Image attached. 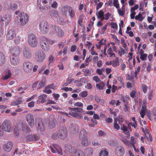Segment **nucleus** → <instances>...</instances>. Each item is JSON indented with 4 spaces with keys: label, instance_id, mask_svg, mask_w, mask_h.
<instances>
[{
    "label": "nucleus",
    "instance_id": "obj_1",
    "mask_svg": "<svg viewBox=\"0 0 156 156\" xmlns=\"http://www.w3.org/2000/svg\"><path fill=\"white\" fill-rule=\"evenodd\" d=\"M29 131L30 129L25 124H18L15 126L14 133L16 136H18L20 133H24V132L27 133Z\"/></svg>",
    "mask_w": 156,
    "mask_h": 156
},
{
    "label": "nucleus",
    "instance_id": "obj_2",
    "mask_svg": "<svg viewBox=\"0 0 156 156\" xmlns=\"http://www.w3.org/2000/svg\"><path fill=\"white\" fill-rule=\"evenodd\" d=\"M71 113H69V115L73 117H77L79 118H83V116L79 114V113L84 114V111L82 108L79 107L70 108Z\"/></svg>",
    "mask_w": 156,
    "mask_h": 156
},
{
    "label": "nucleus",
    "instance_id": "obj_3",
    "mask_svg": "<svg viewBox=\"0 0 156 156\" xmlns=\"http://www.w3.org/2000/svg\"><path fill=\"white\" fill-rule=\"evenodd\" d=\"M20 26L23 27L28 22L29 16L26 12H22L19 15Z\"/></svg>",
    "mask_w": 156,
    "mask_h": 156
},
{
    "label": "nucleus",
    "instance_id": "obj_4",
    "mask_svg": "<svg viewBox=\"0 0 156 156\" xmlns=\"http://www.w3.org/2000/svg\"><path fill=\"white\" fill-rule=\"evenodd\" d=\"M54 41L48 38L45 37L42 38L41 41V44L43 49L47 51L50 48L49 44H53Z\"/></svg>",
    "mask_w": 156,
    "mask_h": 156
},
{
    "label": "nucleus",
    "instance_id": "obj_5",
    "mask_svg": "<svg viewBox=\"0 0 156 156\" xmlns=\"http://www.w3.org/2000/svg\"><path fill=\"white\" fill-rule=\"evenodd\" d=\"M87 133L85 130L81 131L80 135V139L81 141V144L84 146H87L89 144L90 141L86 136Z\"/></svg>",
    "mask_w": 156,
    "mask_h": 156
},
{
    "label": "nucleus",
    "instance_id": "obj_6",
    "mask_svg": "<svg viewBox=\"0 0 156 156\" xmlns=\"http://www.w3.org/2000/svg\"><path fill=\"white\" fill-rule=\"evenodd\" d=\"M46 57L45 53L41 50H39L35 53V58L36 61L39 62H43L45 59Z\"/></svg>",
    "mask_w": 156,
    "mask_h": 156
},
{
    "label": "nucleus",
    "instance_id": "obj_7",
    "mask_svg": "<svg viewBox=\"0 0 156 156\" xmlns=\"http://www.w3.org/2000/svg\"><path fill=\"white\" fill-rule=\"evenodd\" d=\"M48 23L46 21L44 20L41 22L39 24V29L40 32L43 34H46L48 31Z\"/></svg>",
    "mask_w": 156,
    "mask_h": 156
},
{
    "label": "nucleus",
    "instance_id": "obj_8",
    "mask_svg": "<svg viewBox=\"0 0 156 156\" xmlns=\"http://www.w3.org/2000/svg\"><path fill=\"white\" fill-rule=\"evenodd\" d=\"M29 44L32 47H35L37 45L38 41L35 36L32 34L29 35L28 38Z\"/></svg>",
    "mask_w": 156,
    "mask_h": 156
},
{
    "label": "nucleus",
    "instance_id": "obj_9",
    "mask_svg": "<svg viewBox=\"0 0 156 156\" xmlns=\"http://www.w3.org/2000/svg\"><path fill=\"white\" fill-rule=\"evenodd\" d=\"M50 30L52 32V33H57L60 37H62L63 36V32L56 25H52L50 26Z\"/></svg>",
    "mask_w": 156,
    "mask_h": 156
},
{
    "label": "nucleus",
    "instance_id": "obj_10",
    "mask_svg": "<svg viewBox=\"0 0 156 156\" xmlns=\"http://www.w3.org/2000/svg\"><path fill=\"white\" fill-rule=\"evenodd\" d=\"M3 127L4 130L5 131L10 133L12 131V126L11 123L7 120H5L2 123Z\"/></svg>",
    "mask_w": 156,
    "mask_h": 156
},
{
    "label": "nucleus",
    "instance_id": "obj_11",
    "mask_svg": "<svg viewBox=\"0 0 156 156\" xmlns=\"http://www.w3.org/2000/svg\"><path fill=\"white\" fill-rule=\"evenodd\" d=\"M11 19V16L8 14L5 13L3 17L1 16V23L3 22L5 25H7L10 22Z\"/></svg>",
    "mask_w": 156,
    "mask_h": 156
},
{
    "label": "nucleus",
    "instance_id": "obj_12",
    "mask_svg": "<svg viewBox=\"0 0 156 156\" xmlns=\"http://www.w3.org/2000/svg\"><path fill=\"white\" fill-rule=\"evenodd\" d=\"M10 61L12 65L16 66L19 62V58L17 55H11L10 58Z\"/></svg>",
    "mask_w": 156,
    "mask_h": 156
},
{
    "label": "nucleus",
    "instance_id": "obj_13",
    "mask_svg": "<svg viewBox=\"0 0 156 156\" xmlns=\"http://www.w3.org/2000/svg\"><path fill=\"white\" fill-rule=\"evenodd\" d=\"M24 69L25 72L29 73L31 71L33 68V65L29 62H25L23 63Z\"/></svg>",
    "mask_w": 156,
    "mask_h": 156
},
{
    "label": "nucleus",
    "instance_id": "obj_14",
    "mask_svg": "<svg viewBox=\"0 0 156 156\" xmlns=\"http://www.w3.org/2000/svg\"><path fill=\"white\" fill-rule=\"evenodd\" d=\"M115 153L119 156H122L125 153L124 147L122 146L117 147L115 148Z\"/></svg>",
    "mask_w": 156,
    "mask_h": 156
},
{
    "label": "nucleus",
    "instance_id": "obj_15",
    "mask_svg": "<svg viewBox=\"0 0 156 156\" xmlns=\"http://www.w3.org/2000/svg\"><path fill=\"white\" fill-rule=\"evenodd\" d=\"M26 120L29 125L31 127L34 125V119L33 115L31 114H28L27 115Z\"/></svg>",
    "mask_w": 156,
    "mask_h": 156
},
{
    "label": "nucleus",
    "instance_id": "obj_16",
    "mask_svg": "<svg viewBox=\"0 0 156 156\" xmlns=\"http://www.w3.org/2000/svg\"><path fill=\"white\" fill-rule=\"evenodd\" d=\"M31 56L30 49L27 48H25L23 51V58L28 59L31 57Z\"/></svg>",
    "mask_w": 156,
    "mask_h": 156
},
{
    "label": "nucleus",
    "instance_id": "obj_17",
    "mask_svg": "<svg viewBox=\"0 0 156 156\" xmlns=\"http://www.w3.org/2000/svg\"><path fill=\"white\" fill-rule=\"evenodd\" d=\"M10 51L12 54V55H17L20 52L19 48L18 46L12 47L10 49Z\"/></svg>",
    "mask_w": 156,
    "mask_h": 156
},
{
    "label": "nucleus",
    "instance_id": "obj_18",
    "mask_svg": "<svg viewBox=\"0 0 156 156\" xmlns=\"http://www.w3.org/2000/svg\"><path fill=\"white\" fill-rule=\"evenodd\" d=\"M12 147V142H6L3 146L4 150L7 152H9Z\"/></svg>",
    "mask_w": 156,
    "mask_h": 156
},
{
    "label": "nucleus",
    "instance_id": "obj_19",
    "mask_svg": "<svg viewBox=\"0 0 156 156\" xmlns=\"http://www.w3.org/2000/svg\"><path fill=\"white\" fill-rule=\"evenodd\" d=\"M16 33L13 30H10L8 32L6 37L8 40H11L13 39L16 36Z\"/></svg>",
    "mask_w": 156,
    "mask_h": 156
},
{
    "label": "nucleus",
    "instance_id": "obj_20",
    "mask_svg": "<svg viewBox=\"0 0 156 156\" xmlns=\"http://www.w3.org/2000/svg\"><path fill=\"white\" fill-rule=\"evenodd\" d=\"M47 97V95L45 94H42L38 97V100H38L37 102L38 104H39L41 103H43L46 101V98Z\"/></svg>",
    "mask_w": 156,
    "mask_h": 156
},
{
    "label": "nucleus",
    "instance_id": "obj_21",
    "mask_svg": "<svg viewBox=\"0 0 156 156\" xmlns=\"http://www.w3.org/2000/svg\"><path fill=\"white\" fill-rule=\"evenodd\" d=\"M105 85V84L101 81L98 83H97L96 84L97 89L99 90H103L104 89Z\"/></svg>",
    "mask_w": 156,
    "mask_h": 156
},
{
    "label": "nucleus",
    "instance_id": "obj_22",
    "mask_svg": "<svg viewBox=\"0 0 156 156\" xmlns=\"http://www.w3.org/2000/svg\"><path fill=\"white\" fill-rule=\"evenodd\" d=\"M121 130H122L125 134L126 136L128 138L130 136V133L128 130V128L125 125H123L122 127L121 128Z\"/></svg>",
    "mask_w": 156,
    "mask_h": 156
},
{
    "label": "nucleus",
    "instance_id": "obj_23",
    "mask_svg": "<svg viewBox=\"0 0 156 156\" xmlns=\"http://www.w3.org/2000/svg\"><path fill=\"white\" fill-rule=\"evenodd\" d=\"M59 136L61 138L63 139L67 136L66 130L65 128H63L62 129Z\"/></svg>",
    "mask_w": 156,
    "mask_h": 156
},
{
    "label": "nucleus",
    "instance_id": "obj_24",
    "mask_svg": "<svg viewBox=\"0 0 156 156\" xmlns=\"http://www.w3.org/2000/svg\"><path fill=\"white\" fill-rule=\"evenodd\" d=\"M42 2L44 5L47 4L48 3V0H38V2L39 4V3L40 5H38L39 8L41 9H45V6H42L41 5V2Z\"/></svg>",
    "mask_w": 156,
    "mask_h": 156
},
{
    "label": "nucleus",
    "instance_id": "obj_25",
    "mask_svg": "<svg viewBox=\"0 0 156 156\" xmlns=\"http://www.w3.org/2000/svg\"><path fill=\"white\" fill-rule=\"evenodd\" d=\"M119 65V59L118 57H116L114 60L112 62V66L116 67Z\"/></svg>",
    "mask_w": 156,
    "mask_h": 156
},
{
    "label": "nucleus",
    "instance_id": "obj_26",
    "mask_svg": "<svg viewBox=\"0 0 156 156\" xmlns=\"http://www.w3.org/2000/svg\"><path fill=\"white\" fill-rule=\"evenodd\" d=\"M71 8H70L68 6H64L62 9V12L65 15H66L69 11Z\"/></svg>",
    "mask_w": 156,
    "mask_h": 156
},
{
    "label": "nucleus",
    "instance_id": "obj_27",
    "mask_svg": "<svg viewBox=\"0 0 156 156\" xmlns=\"http://www.w3.org/2000/svg\"><path fill=\"white\" fill-rule=\"evenodd\" d=\"M4 7L7 9H10L12 6V3L10 0H5L4 2Z\"/></svg>",
    "mask_w": 156,
    "mask_h": 156
},
{
    "label": "nucleus",
    "instance_id": "obj_28",
    "mask_svg": "<svg viewBox=\"0 0 156 156\" xmlns=\"http://www.w3.org/2000/svg\"><path fill=\"white\" fill-rule=\"evenodd\" d=\"M96 15L98 18L100 19L101 20H103V19L102 18H103L104 16V13L102 10H100L98 12H97Z\"/></svg>",
    "mask_w": 156,
    "mask_h": 156
},
{
    "label": "nucleus",
    "instance_id": "obj_29",
    "mask_svg": "<svg viewBox=\"0 0 156 156\" xmlns=\"http://www.w3.org/2000/svg\"><path fill=\"white\" fill-rule=\"evenodd\" d=\"M127 49H123L121 47L120 50L118 51V54L120 57H121L123 55H124L127 52Z\"/></svg>",
    "mask_w": 156,
    "mask_h": 156
},
{
    "label": "nucleus",
    "instance_id": "obj_30",
    "mask_svg": "<svg viewBox=\"0 0 156 156\" xmlns=\"http://www.w3.org/2000/svg\"><path fill=\"white\" fill-rule=\"evenodd\" d=\"M107 52L111 57H115V55L113 53V51L111 47H109L107 50Z\"/></svg>",
    "mask_w": 156,
    "mask_h": 156
},
{
    "label": "nucleus",
    "instance_id": "obj_31",
    "mask_svg": "<svg viewBox=\"0 0 156 156\" xmlns=\"http://www.w3.org/2000/svg\"><path fill=\"white\" fill-rule=\"evenodd\" d=\"M11 75L12 73L9 70H7L6 71L5 75L3 76V79L4 80H6L10 78Z\"/></svg>",
    "mask_w": 156,
    "mask_h": 156
},
{
    "label": "nucleus",
    "instance_id": "obj_32",
    "mask_svg": "<svg viewBox=\"0 0 156 156\" xmlns=\"http://www.w3.org/2000/svg\"><path fill=\"white\" fill-rule=\"evenodd\" d=\"M49 15L53 18L56 17L58 16V12L55 10L51 11L49 13Z\"/></svg>",
    "mask_w": 156,
    "mask_h": 156
},
{
    "label": "nucleus",
    "instance_id": "obj_33",
    "mask_svg": "<svg viewBox=\"0 0 156 156\" xmlns=\"http://www.w3.org/2000/svg\"><path fill=\"white\" fill-rule=\"evenodd\" d=\"M5 56L2 53L0 52V66L2 65L5 62Z\"/></svg>",
    "mask_w": 156,
    "mask_h": 156
},
{
    "label": "nucleus",
    "instance_id": "obj_34",
    "mask_svg": "<svg viewBox=\"0 0 156 156\" xmlns=\"http://www.w3.org/2000/svg\"><path fill=\"white\" fill-rule=\"evenodd\" d=\"M146 112V107L142 106L140 112L141 116L142 118H144Z\"/></svg>",
    "mask_w": 156,
    "mask_h": 156
},
{
    "label": "nucleus",
    "instance_id": "obj_35",
    "mask_svg": "<svg viewBox=\"0 0 156 156\" xmlns=\"http://www.w3.org/2000/svg\"><path fill=\"white\" fill-rule=\"evenodd\" d=\"M108 153L106 149L101 150L99 153V156H108Z\"/></svg>",
    "mask_w": 156,
    "mask_h": 156
},
{
    "label": "nucleus",
    "instance_id": "obj_36",
    "mask_svg": "<svg viewBox=\"0 0 156 156\" xmlns=\"http://www.w3.org/2000/svg\"><path fill=\"white\" fill-rule=\"evenodd\" d=\"M53 146L54 148L56 151H57L58 154H60L61 155L63 154L62 149L59 146L57 145H55Z\"/></svg>",
    "mask_w": 156,
    "mask_h": 156
},
{
    "label": "nucleus",
    "instance_id": "obj_37",
    "mask_svg": "<svg viewBox=\"0 0 156 156\" xmlns=\"http://www.w3.org/2000/svg\"><path fill=\"white\" fill-rule=\"evenodd\" d=\"M121 102L119 100H114L111 101L110 102V104L112 105H116V106H119L121 104Z\"/></svg>",
    "mask_w": 156,
    "mask_h": 156
},
{
    "label": "nucleus",
    "instance_id": "obj_38",
    "mask_svg": "<svg viewBox=\"0 0 156 156\" xmlns=\"http://www.w3.org/2000/svg\"><path fill=\"white\" fill-rule=\"evenodd\" d=\"M130 138L131 141L130 142V143L131 144V147H134V144L136 143V140L135 139L133 136H131Z\"/></svg>",
    "mask_w": 156,
    "mask_h": 156
},
{
    "label": "nucleus",
    "instance_id": "obj_39",
    "mask_svg": "<svg viewBox=\"0 0 156 156\" xmlns=\"http://www.w3.org/2000/svg\"><path fill=\"white\" fill-rule=\"evenodd\" d=\"M94 45H92L90 50V54L93 55H98V54L96 52V51L94 49Z\"/></svg>",
    "mask_w": 156,
    "mask_h": 156
},
{
    "label": "nucleus",
    "instance_id": "obj_40",
    "mask_svg": "<svg viewBox=\"0 0 156 156\" xmlns=\"http://www.w3.org/2000/svg\"><path fill=\"white\" fill-rule=\"evenodd\" d=\"M144 18L143 17L142 15L140 13L135 16V19L138 20L139 21H142Z\"/></svg>",
    "mask_w": 156,
    "mask_h": 156
},
{
    "label": "nucleus",
    "instance_id": "obj_41",
    "mask_svg": "<svg viewBox=\"0 0 156 156\" xmlns=\"http://www.w3.org/2000/svg\"><path fill=\"white\" fill-rule=\"evenodd\" d=\"M122 141L124 144L127 146L129 147H131V144H130V141L127 140L126 137Z\"/></svg>",
    "mask_w": 156,
    "mask_h": 156
},
{
    "label": "nucleus",
    "instance_id": "obj_42",
    "mask_svg": "<svg viewBox=\"0 0 156 156\" xmlns=\"http://www.w3.org/2000/svg\"><path fill=\"white\" fill-rule=\"evenodd\" d=\"M112 16V14L109 12H108L106 13L104 15V16L103 17V20H108L110 17H111Z\"/></svg>",
    "mask_w": 156,
    "mask_h": 156
},
{
    "label": "nucleus",
    "instance_id": "obj_43",
    "mask_svg": "<svg viewBox=\"0 0 156 156\" xmlns=\"http://www.w3.org/2000/svg\"><path fill=\"white\" fill-rule=\"evenodd\" d=\"M82 71L83 72L86 76H89L91 75V72L88 69H82Z\"/></svg>",
    "mask_w": 156,
    "mask_h": 156
},
{
    "label": "nucleus",
    "instance_id": "obj_44",
    "mask_svg": "<svg viewBox=\"0 0 156 156\" xmlns=\"http://www.w3.org/2000/svg\"><path fill=\"white\" fill-rule=\"evenodd\" d=\"M119 15L122 16H123L125 13V10H123L121 9H119L117 10Z\"/></svg>",
    "mask_w": 156,
    "mask_h": 156
},
{
    "label": "nucleus",
    "instance_id": "obj_45",
    "mask_svg": "<svg viewBox=\"0 0 156 156\" xmlns=\"http://www.w3.org/2000/svg\"><path fill=\"white\" fill-rule=\"evenodd\" d=\"M128 126L129 128L131 127V126L135 129H136L137 127L136 122H135L133 123V124H132L131 122H128Z\"/></svg>",
    "mask_w": 156,
    "mask_h": 156
},
{
    "label": "nucleus",
    "instance_id": "obj_46",
    "mask_svg": "<svg viewBox=\"0 0 156 156\" xmlns=\"http://www.w3.org/2000/svg\"><path fill=\"white\" fill-rule=\"evenodd\" d=\"M70 17L71 18H74L75 16V13L74 11L72 9H70L69 11L68 12Z\"/></svg>",
    "mask_w": 156,
    "mask_h": 156
},
{
    "label": "nucleus",
    "instance_id": "obj_47",
    "mask_svg": "<svg viewBox=\"0 0 156 156\" xmlns=\"http://www.w3.org/2000/svg\"><path fill=\"white\" fill-rule=\"evenodd\" d=\"M120 67L121 70L124 71L126 70L127 67L126 65L124 63H122L120 66Z\"/></svg>",
    "mask_w": 156,
    "mask_h": 156
},
{
    "label": "nucleus",
    "instance_id": "obj_48",
    "mask_svg": "<svg viewBox=\"0 0 156 156\" xmlns=\"http://www.w3.org/2000/svg\"><path fill=\"white\" fill-rule=\"evenodd\" d=\"M123 121V120L121 116H119L116 119H115V122H118L119 124L122 123Z\"/></svg>",
    "mask_w": 156,
    "mask_h": 156
},
{
    "label": "nucleus",
    "instance_id": "obj_49",
    "mask_svg": "<svg viewBox=\"0 0 156 156\" xmlns=\"http://www.w3.org/2000/svg\"><path fill=\"white\" fill-rule=\"evenodd\" d=\"M147 56L146 54L142 53L140 55V58L142 61H144L146 59Z\"/></svg>",
    "mask_w": 156,
    "mask_h": 156
},
{
    "label": "nucleus",
    "instance_id": "obj_50",
    "mask_svg": "<svg viewBox=\"0 0 156 156\" xmlns=\"http://www.w3.org/2000/svg\"><path fill=\"white\" fill-rule=\"evenodd\" d=\"M45 80H42L39 84L38 87V89H40L43 87L45 85Z\"/></svg>",
    "mask_w": 156,
    "mask_h": 156
},
{
    "label": "nucleus",
    "instance_id": "obj_51",
    "mask_svg": "<svg viewBox=\"0 0 156 156\" xmlns=\"http://www.w3.org/2000/svg\"><path fill=\"white\" fill-rule=\"evenodd\" d=\"M63 19L61 17H58L57 19V21L58 23L60 24H62L64 22Z\"/></svg>",
    "mask_w": 156,
    "mask_h": 156
},
{
    "label": "nucleus",
    "instance_id": "obj_52",
    "mask_svg": "<svg viewBox=\"0 0 156 156\" xmlns=\"http://www.w3.org/2000/svg\"><path fill=\"white\" fill-rule=\"evenodd\" d=\"M87 92L86 91L82 92L79 94L80 96L82 98H84L87 97Z\"/></svg>",
    "mask_w": 156,
    "mask_h": 156
},
{
    "label": "nucleus",
    "instance_id": "obj_53",
    "mask_svg": "<svg viewBox=\"0 0 156 156\" xmlns=\"http://www.w3.org/2000/svg\"><path fill=\"white\" fill-rule=\"evenodd\" d=\"M113 5L116 8H118L119 7V5L118 2V0H113Z\"/></svg>",
    "mask_w": 156,
    "mask_h": 156
},
{
    "label": "nucleus",
    "instance_id": "obj_54",
    "mask_svg": "<svg viewBox=\"0 0 156 156\" xmlns=\"http://www.w3.org/2000/svg\"><path fill=\"white\" fill-rule=\"evenodd\" d=\"M130 17L131 19H134L135 17V15L136 14V13L135 11H134V10H131L130 9Z\"/></svg>",
    "mask_w": 156,
    "mask_h": 156
},
{
    "label": "nucleus",
    "instance_id": "obj_55",
    "mask_svg": "<svg viewBox=\"0 0 156 156\" xmlns=\"http://www.w3.org/2000/svg\"><path fill=\"white\" fill-rule=\"evenodd\" d=\"M4 129L3 127L2 124L0 123V136H2L3 134Z\"/></svg>",
    "mask_w": 156,
    "mask_h": 156
},
{
    "label": "nucleus",
    "instance_id": "obj_56",
    "mask_svg": "<svg viewBox=\"0 0 156 156\" xmlns=\"http://www.w3.org/2000/svg\"><path fill=\"white\" fill-rule=\"evenodd\" d=\"M75 156H85L84 153L81 151H79L76 154Z\"/></svg>",
    "mask_w": 156,
    "mask_h": 156
},
{
    "label": "nucleus",
    "instance_id": "obj_57",
    "mask_svg": "<svg viewBox=\"0 0 156 156\" xmlns=\"http://www.w3.org/2000/svg\"><path fill=\"white\" fill-rule=\"evenodd\" d=\"M93 79L94 81H95L96 83L99 82L101 81L100 79L97 76H93Z\"/></svg>",
    "mask_w": 156,
    "mask_h": 156
},
{
    "label": "nucleus",
    "instance_id": "obj_58",
    "mask_svg": "<svg viewBox=\"0 0 156 156\" xmlns=\"http://www.w3.org/2000/svg\"><path fill=\"white\" fill-rule=\"evenodd\" d=\"M91 61V59L90 56L88 58H86V60L85 61L86 66H87L89 65V63Z\"/></svg>",
    "mask_w": 156,
    "mask_h": 156
},
{
    "label": "nucleus",
    "instance_id": "obj_59",
    "mask_svg": "<svg viewBox=\"0 0 156 156\" xmlns=\"http://www.w3.org/2000/svg\"><path fill=\"white\" fill-rule=\"evenodd\" d=\"M144 131H143L144 133H146L145 136H146V134H147L148 135V136L149 137H150V135L149 133V130L148 129V128L146 126H145V129Z\"/></svg>",
    "mask_w": 156,
    "mask_h": 156
},
{
    "label": "nucleus",
    "instance_id": "obj_60",
    "mask_svg": "<svg viewBox=\"0 0 156 156\" xmlns=\"http://www.w3.org/2000/svg\"><path fill=\"white\" fill-rule=\"evenodd\" d=\"M74 105L76 107H82L83 106V104L80 102H77L75 103Z\"/></svg>",
    "mask_w": 156,
    "mask_h": 156
},
{
    "label": "nucleus",
    "instance_id": "obj_61",
    "mask_svg": "<svg viewBox=\"0 0 156 156\" xmlns=\"http://www.w3.org/2000/svg\"><path fill=\"white\" fill-rule=\"evenodd\" d=\"M43 91L46 93L49 94L51 93V90L49 89V88H48L47 87H45L44 90H43Z\"/></svg>",
    "mask_w": 156,
    "mask_h": 156
},
{
    "label": "nucleus",
    "instance_id": "obj_62",
    "mask_svg": "<svg viewBox=\"0 0 156 156\" xmlns=\"http://www.w3.org/2000/svg\"><path fill=\"white\" fill-rule=\"evenodd\" d=\"M107 28V25H105L101 29V30L100 32V33L101 34H104Z\"/></svg>",
    "mask_w": 156,
    "mask_h": 156
},
{
    "label": "nucleus",
    "instance_id": "obj_63",
    "mask_svg": "<svg viewBox=\"0 0 156 156\" xmlns=\"http://www.w3.org/2000/svg\"><path fill=\"white\" fill-rule=\"evenodd\" d=\"M142 90L144 93H146L147 90V87L145 85L142 86Z\"/></svg>",
    "mask_w": 156,
    "mask_h": 156
},
{
    "label": "nucleus",
    "instance_id": "obj_64",
    "mask_svg": "<svg viewBox=\"0 0 156 156\" xmlns=\"http://www.w3.org/2000/svg\"><path fill=\"white\" fill-rule=\"evenodd\" d=\"M18 7V5L16 3H14L12 5V4L11 8V9L14 10L16 9Z\"/></svg>",
    "mask_w": 156,
    "mask_h": 156
}]
</instances>
